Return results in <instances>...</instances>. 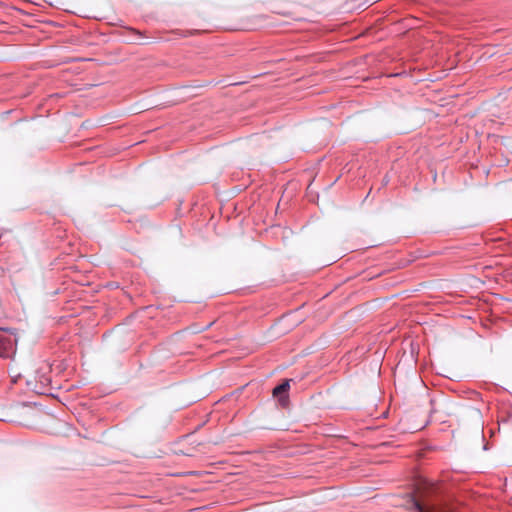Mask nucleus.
I'll return each instance as SVG.
<instances>
[{
	"instance_id": "20e7f679",
	"label": "nucleus",
	"mask_w": 512,
	"mask_h": 512,
	"mask_svg": "<svg viewBox=\"0 0 512 512\" xmlns=\"http://www.w3.org/2000/svg\"><path fill=\"white\" fill-rule=\"evenodd\" d=\"M289 387H290L289 381L288 380L284 381L282 384L276 386L273 389V396L280 397V399H281L282 395L287 393V391L289 390Z\"/></svg>"
},
{
	"instance_id": "f257e3e1",
	"label": "nucleus",
	"mask_w": 512,
	"mask_h": 512,
	"mask_svg": "<svg viewBox=\"0 0 512 512\" xmlns=\"http://www.w3.org/2000/svg\"><path fill=\"white\" fill-rule=\"evenodd\" d=\"M431 415L432 417L440 422H446L447 418L455 414V405L446 399L440 401H431Z\"/></svg>"
},
{
	"instance_id": "f03ea898",
	"label": "nucleus",
	"mask_w": 512,
	"mask_h": 512,
	"mask_svg": "<svg viewBox=\"0 0 512 512\" xmlns=\"http://www.w3.org/2000/svg\"><path fill=\"white\" fill-rule=\"evenodd\" d=\"M415 505L417 507L418 512H452L451 510L442 506L428 505L424 503L421 499L415 500Z\"/></svg>"
},
{
	"instance_id": "39448f33",
	"label": "nucleus",
	"mask_w": 512,
	"mask_h": 512,
	"mask_svg": "<svg viewBox=\"0 0 512 512\" xmlns=\"http://www.w3.org/2000/svg\"><path fill=\"white\" fill-rule=\"evenodd\" d=\"M205 473L206 472L198 473V472H194L193 471V472H188V473H185V474H182V473L181 474H172V476H178L179 477V476H186V475H194V476H200L201 477V476H204Z\"/></svg>"
},
{
	"instance_id": "7ed1b4c3",
	"label": "nucleus",
	"mask_w": 512,
	"mask_h": 512,
	"mask_svg": "<svg viewBox=\"0 0 512 512\" xmlns=\"http://www.w3.org/2000/svg\"><path fill=\"white\" fill-rule=\"evenodd\" d=\"M11 339L7 337L0 336V357H6L8 354V349L11 347Z\"/></svg>"
},
{
	"instance_id": "423d86ee",
	"label": "nucleus",
	"mask_w": 512,
	"mask_h": 512,
	"mask_svg": "<svg viewBox=\"0 0 512 512\" xmlns=\"http://www.w3.org/2000/svg\"><path fill=\"white\" fill-rule=\"evenodd\" d=\"M416 480L422 481V480H426V479L424 477H419Z\"/></svg>"
}]
</instances>
